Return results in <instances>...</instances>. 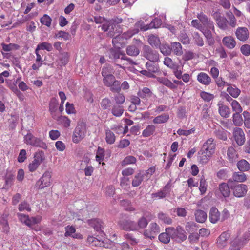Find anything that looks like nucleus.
<instances>
[{
  "label": "nucleus",
  "mask_w": 250,
  "mask_h": 250,
  "mask_svg": "<svg viewBox=\"0 0 250 250\" xmlns=\"http://www.w3.org/2000/svg\"><path fill=\"white\" fill-rule=\"evenodd\" d=\"M119 224L120 227L124 230L129 231L137 230L136 223L132 221L125 220L120 221Z\"/></svg>",
  "instance_id": "obj_20"
},
{
  "label": "nucleus",
  "mask_w": 250,
  "mask_h": 250,
  "mask_svg": "<svg viewBox=\"0 0 250 250\" xmlns=\"http://www.w3.org/2000/svg\"><path fill=\"white\" fill-rule=\"evenodd\" d=\"M230 234L229 232H223L217 239L216 242L217 247L220 248L225 247L228 243V240Z\"/></svg>",
  "instance_id": "obj_19"
},
{
  "label": "nucleus",
  "mask_w": 250,
  "mask_h": 250,
  "mask_svg": "<svg viewBox=\"0 0 250 250\" xmlns=\"http://www.w3.org/2000/svg\"><path fill=\"white\" fill-rule=\"evenodd\" d=\"M58 121L64 127L67 128L70 126L71 120L66 116H61L59 117Z\"/></svg>",
  "instance_id": "obj_47"
},
{
  "label": "nucleus",
  "mask_w": 250,
  "mask_h": 250,
  "mask_svg": "<svg viewBox=\"0 0 250 250\" xmlns=\"http://www.w3.org/2000/svg\"><path fill=\"white\" fill-rule=\"evenodd\" d=\"M143 179V175L140 173H137L134 177L132 181V185L133 187H138L139 186L141 182H142Z\"/></svg>",
  "instance_id": "obj_48"
},
{
  "label": "nucleus",
  "mask_w": 250,
  "mask_h": 250,
  "mask_svg": "<svg viewBox=\"0 0 250 250\" xmlns=\"http://www.w3.org/2000/svg\"><path fill=\"white\" fill-rule=\"evenodd\" d=\"M104 150L101 147H98L96 155V160L99 164H101V162L104 160Z\"/></svg>",
  "instance_id": "obj_51"
},
{
  "label": "nucleus",
  "mask_w": 250,
  "mask_h": 250,
  "mask_svg": "<svg viewBox=\"0 0 250 250\" xmlns=\"http://www.w3.org/2000/svg\"><path fill=\"white\" fill-rule=\"evenodd\" d=\"M195 216L196 221L199 223H204L207 218V213L202 210H196Z\"/></svg>",
  "instance_id": "obj_34"
},
{
  "label": "nucleus",
  "mask_w": 250,
  "mask_h": 250,
  "mask_svg": "<svg viewBox=\"0 0 250 250\" xmlns=\"http://www.w3.org/2000/svg\"><path fill=\"white\" fill-rule=\"evenodd\" d=\"M175 76L178 79H181L182 74V67L175 63L171 68Z\"/></svg>",
  "instance_id": "obj_44"
},
{
  "label": "nucleus",
  "mask_w": 250,
  "mask_h": 250,
  "mask_svg": "<svg viewBox=\"0 0 250 250\" xmlns=\"http://www.w3.org/2000/svg\"><path fill=\"white\" fill-rule=\"evenodd\" d=\"M227 91L234 98H237L241 93V90L239 88L235 85L232 86L230 84H229Z\"/></svg>",
  "instance_id": "obj_30"
},
{
  "label": "nucleus",
  "mask_w": 250,
  "mask_h": 250,
  "mask_svg": "<svg viewBox=\"0 0 250 250\" xmlns=\"http://www.w3.org/2000/svg\"><path fill=\"white\" fill-rule=\"evenodd\" d=\"M137 95L140 98L145 100H153L156 98V96L147 87H144L139 89L137 92Z\"/></svg>",
  "instance_id": "obj_15"
},
{
  "label": "nucleus",
  "mask_w": 250,
  "mask_h": 250,
  "mask_svg": "<svg viewBox=\"0 0 250 250\" xmlns=\"http://www.w3.org/2000/svg\"><path fill=\"white\" fill-rule=\"evenodd\" d=\"M153 62H147L146 63V67L150 72L156 73L158 71L159 67L157 64L153 63Z\"/></svg>",
  "instance_id": "obj_53"
},
{
  "label": "nucleus",
  "mask_w": 250,
  "mask_h": 250,
  "mask_svg": "<svg viewBox=\"0 0 250 250\" xmlns=\"http://www.w3.org/2000/svg\"><path fill=\"white\" fill-rule=\"evenodd\" d=\"M51 183V173L49 171H46L36 182V187L39 189H42L50 187Z\"/></svg>",
  "instance_id": "obj_7"
},
{
  "label": "nucleus",
  "mask_w": 250,
  "mask_h": 250,
  "mask_svg": "<svg viewBox=\"0 0 250 250\" xmlns=\"http://www.w3.org/2000/svg\"><path fill=\"white\" fill-rule=\"evenodd\" d=\"M250 239V232L247 231L244 233L242 239L238 242V240L236 239L234 242V244H236L238 246L243 245L244 244L247 243Z\"/></svg>",
  "instance_id": "obj_43"
},
{
  "label": "nucleus",
  "mask_w": 250,
  "mask_h": 250,
  "mask_svg": "<svg viewBox=\"0 0 250 250\" xmlns=\"http://www.w3.org/2000/svg\"><path fill=\"white\" fill-rule=\"evenodd\" d=\"M243 115L244 118V121L243 123L244 124L245 126L248 128H250V113L245 111L243 113Z\"/></svg>",
  "instance_id": "obj_62"
},
{
  "label": "nucleus",
  "mask_w": 250,
  "mask_h": 250,
  "mask_svg": "<svg viewBox=\"0 0 250 250\" xmlns=\"http://www.w3.org/2000/svg\"><path fill=\"white\" fill-rule=\"evenodd\" d=\"M40 21L42 24L45 25L49 27L51 26L52 19L48 15L44 14L41 18Z\"/></svg>",
  "instance_id": "obj_60"
},
{
  "label": "nucleus",
  "mask_w": 250,
  "mask_h": 250,
  "mask_svg": "<svg viewBox=\"0 0 250 250\" xmlns=\"http://www.w3.org/2000/svg\"><path fill=\"white\" fill-rule=\"evenodd\" d=\"M139 43L141 44V42H139L138 45H131L127 47L126 49V52L127 55L131 56H137L140 53V50L139 48Z\"/></svg>",
  "instance_id": "obj_24"
},
{
  "label": "nucleus",
  "mask_w": 250,
  "mask_h": 250,
  "mask_svg": "<svg viewBox=\"0 0 250 250\" xmlns=\"http://www.w3.org/2000/svg\"><path fill=\"white\" fill-rule=\"evenodd\" d=\"M219 112L220 115L223 117L227 118L230 115V110L226 105H224L222 103H218Z\"/></svg>",
  "instance_id": "obj_29"
},
{
  "label": "nucleus",
  "mask_w": 250,
  "mask_h": 250,
  "mask_svg": "<svg viewBox=\"0 0 250 250\" xmlns=\"http://www.w3.org/2000/svg\"><path fill=\"white\" fill-rule=\"evenodd\" d=\"M147 225L148 221L144 217H142L138 221L137 225H136L137 230L139 229H144Z\"/></svg>",
  "instance_id": "obj_61"
},
{
  "label": "nucleus",
  "mask_w": 250,
  "mask_h": 250,
  "mask_svg": "<svg viewBox=\"0 0 250 250\" xmlns=\"http://www.w3.org/2000/svg\"><path fill=\"white\" fill-rule=\"evenodd\" d=\"M124 107L123 105L114 104L111 109V112L113 115L116 117H120L124 112Z\"/></svg>",
  "instance_id": "obj_37"
},
{
  "label": "nucleus",
  "mask_w": 250,
  "mask_h": 250,
  "mask_svg": "<svg viewBox=\"0 0 250 250\" xmlns=\"http://www.w3.org/2000/svg\"><path fill=\"white\" fill-rule=\"evenodd\" d=\"M235 34L237 39L241 42H245L249 38L248 29L245 27H239L236 29Z\"/></svg>",
  "instance_id": "obj_12"
},
{
  "label": "nucleus",
  "mask_w": 250,
  "mask_h": 250,
  "mask_svg": "<svg viewBox=\"0 0 250 250\" xmlns=\"http://www.w3.org/2000/svg\"><path fill=\"white\" fill-rule=\"evenodd\" d=\"M197 80L199 83L205 85H208L211 82V78L204 72L199 73L197 75Z\"/></svg>",
  "instance_id": "obj_21"
},
{
  "label": "nucleus",
  "mask_w": 250,
  "mask_h": 250,
  "mask_svg": "<svg viewBox=\"0 0 250 250\" xmlns=\"http://www.w3.org/2000/svg\"><path fill=\"white\" fill-rule=\"evenodd\" d=\"M114 99L116 103L115 104L122 105L125 101V98L123 94L118 93L114 96Z\"/></svg>",
  "instance_id": "obj_55"
},
{
  "label": "nucleus",
  "mask_w": 250,
  "mask_h": 250,
  "mask_svg": "<svg viewBox=\"0 0 250 250\" xmlns=\"http://www.w3.org/2000/svg\"><path fill=\"white\" fill-rule=\"evenodd\" d=\"M237 166L241 171H247L250 169V164L244 159L239 161L237 162Z\"/></svg>",
  "instance_id": "obj_31"
},
{
  "label": "nucleus",
  "mask_w": 250,
  "mask_h": 250,
  "mask_svg": "<svg viewBox=\"0 0 250 250\" xmlns=\"http://www.w3.org/2000/svg\"><path fill=\"white\" fill-rule=\"evenodd\" d=\"M166 231L170 232L171 238L178 242H183L187 238L185 231L180 226L177 227L176 229L174 228H166Z\"/></svg>",
  "instance_id": "obj_3"
},
{
  "label": "nucleus",
  "mask_w": 250,
  "mask_h": 250,
  "mask_svg": "<svg viewBox=\"0 0 250 250\" xmlns=\"http://www.w3.org/2000/svg\"><path fill=\"white\" fill-rule=\"evenodd\" d=\"M159 47L160 48V52L164 56H168L171 54V49L169 45L167 44H162L161 45H160Z\"/></svg>",
  "instance_id": "obj_50"
},
{
  "label": "nucleus",
  "mask_w": 250,
  "mask_h": 250,
  "mask_svg": "<svg viewBox=\"0 0 250 250\" xmlns=\"http://www.w3.org/2000/svg\"><path fill=\"white\" fill-rule=\"evenodd\" d=\"M89 225L92 227L96 231L101 229L103 226L102 222L98 219H93L88 220Z\"/></svg>",
  "instance_id": "obj_35"
},
{
  "label": "nucleus",
  "mask_w": 250,
  "mask_h": 250,
  "mask_svg": "<svg viewBox=\"0 0 250 250\" xmlns=\"http://www.w3.org/2000/svg\"><path fill=\"white\" fill-rule=\"evenodd\" d=\"M111 105V101L107 98L103 99L101 102V106L103 109L110 110Z\"/></svg>",
  "instance_id": "obj_57"
},
{
  "label": "nucleus",
  "mask_w": 250,
  "mask_h": 250,
  "mask_svg": "<svg viewBox=\"0 0 250 250\" xmlns=\"http://www.w3.org/2000/svg\"><path fill=\"white\" fill-rule=\"evenodd\" d=\"M36 49L39 50H46L47 51H51L53 49V47L51 43L47 42H43L39 44Z\"/></svg>",
  "instance_id": "obj_49"
},
{
  "label": "nucleus",
  "mask_w": 250,
  "mask_h": 250,
  "mask_svg": "<svg viewBox=\"0 0 250 250\" xmlns=\"http://www.w3.org/2000/svg\"><path fill=\"white\" fill-rule=\"evenodd\" d=\"M213 18L215 20L218 26L221 29L226 30L228 28L227 19L220 15L219 12H215L213 15Z\"/></svg>",
  "instance_id": "obj_16"
},
{
  "label": "nucleus",
  "mask_w": 250,
  "mask_h": 250,
  "mask_svg": "<svg viewBox=\"0 0 250 250\" xmlns=\"http://www.w3.org/2000/svg\"><path fill=\"white\" fill-rule=\"evenodd\" d=\"M86 132V125L83 122L78 123L73 133V142L76 144L79 143L84 137Z\"/></svg>",
  "instance_id": "obj_5"
},
{
  "label": "nucleus",
  "mask_w": 250,
  "mask_h": 250,
  "mask_svg": "<svg viewBox=\"0 0 250 250\" xmlns=\"http://www.w3.org/2000/svg\"><path fill=\"white\" fill-rule=\"evenodd\" d=\"M162 21L161 19L159 18L154 19L150 23L149 25H147V27L142 28V29L144 31H146L150 28H159L162 25Z\"/></svg>",
  "instance_id": "obj_36"
},
{
  "label": "nucleus",
  "mask_w": 250,
  "mask_h": 250,
  "mask_svg": "<svg viewBox=\"0 0 250 250\" xmlns=\"http://www.w3.org/2000/svg\"><path fill=\"white\" fill-rule=\"evenodd\" d=\"M42 217L40 216H37L35 217H29L27 226L33 229V226L40 223L42 220Z\"/></svg>",
  "instance_id": "obj_45"
},
{
  "label": "nucleus",
  "mask_w": 250,
  "mask_h": 250,
  "mask_svg": "<svg viewBox=\"0 0 250 250\" xmlns=\"http://www.w3.org/2000/svg\"><path fill=\"white\" fill-rule=\"evenodd\" d=\"M65 236H71L74 238L77 239H82V236L80 234H75V229L72 227L67 226L65 228Z\"/></svg>",
  "instance_id": "obj_25"
},
{
  "label": "nucleus",
  "mask_w": 250,
  "mask_h": 250,
  "mask_svg": "<svg viewBox=\"0 0 250 250\" xmlns=\"http://www.w3.org/2000/svg\"><path fill=\"white\" fill-rule=\"evenodd\" d=\"M44 159V154L42 152H38L35 154L33 160L29 163L28 169L30 172L35 171Z\"/></svg>",
  "instance_id": "obj_9"
},
{
  "label": "nucleus",
  "mask_w": 250,
  "mask_h": 250,
  "mask_svg": "<svg viewBox=\"0 0 250 250\" xmlns=\"http://www.w3.org/2000/svg\"><path fill=\"white\" fill-rule=\"evenodd\" d=\"M220 218V214L216 208H212L210 209L209 219L212 223H216Z\"/></svg>",
  "instance_id": "obj_23"
},
{
  "label": "nucleus",
  "mask_w": 250,
  "mask_h": 250,
  "mask_svg": "<svg viewBox=\"0 0 250 250\" xmlns=\"http://www.w3.org/2000/svg\"><path fill=\"white\" fill-rule=\"evenodd\" d=\"M150 231L146 230L144 235L150 239L154 238L155 235L160 232V227L156 223H151L149 226Z\"/></svg>",
  "instance_id": "obj_14"
},
{
  "label": "nucleus",
  "mask_w": 250,
  "mask_h": 250,
  "mask_svg": "<svg viewBox=\"0 0 250 250\" xmlns=\"http://www.w3.org/2000/svg\"><path fill=\"white\" fill-rule=\"evenodd\" d=\"M148 43L152 46L158 47L161 44L159 38L156 35H151L148 38Z\"/></svg>",
  "instance_id": "obj_39"
},
{
  "label": "nucleus",
  "mask_w": 250,
  "mask_h": 250,
  "mask_svg": "<svg viewBox=\"0 0 250 250\" xmlns=\"http://www.w3.org/2000/svg\"><path fill=\"white\" fill-rule=\"evenodd\" d=\"M193 39L196 44L199 46L204 45V41L203 38L200 36L198 32H194L193 34Z\"/></svg>",
  "instance_id": "obj_58"
},
{
  "label": "nucleus",
  "mask_w": 250,
  "mask_h": 250,
  "mask_svg": "<svg viewBox=\"0 0 250 250\" xmlns=\"http://www.w3.org/2000/svg\"><path fill=\"white\" fill-rule=\"evenodd\" d=\"M223 45L229 49H233L236 45V42L234 37L227 36L222 39Z\"/></svg>",
  "instance_id": "obj_18"
},
{
  "label": "nucleus",
  "mask_w": 250,
  "mask_h": 250,
  "mask_svg": "<svg viewBox=\"0 0 250 250\" xmlns=\"http://www.w3.org/2000/svg\"><path fill=\"white\" fill-rule=\"evenodd\" d=\"M201 31L208 40L212 39V32H214V26L212 23V28H209L208 25L203 26Z\"/></svg>",
  "instance_id": "obj_26"
},
{
  "label": "nucleus",
  "mask_w": 250,
  "mask_h": 250,
  "mask_svg": "<svg viewBox=\"0 0 250 250\" xmlns=\"http://www.w3.org/2000/svg\"><path fill=\"white\" fill-rule=\"evenodd\" d=\"M136 162V158L132 156H127L124 158L122 162L123 166L135 164Z\"/></svg>",
  "instance_id": "obj_59"
},
{
  "label": "nucleus",
  "mask_w": 250,
  "mask_h": 250,
  "mask_svg": "<svg viewBox=\"0 0 250 250\" xmlns=\"http://www.w3.org/2000/svg\"><path fill=\"white\" fill-rule=\"evenodd\" d=\"M105 140L108 144H113L115 141V134L108 128L105 130Z\"/></svg>",
  "instance_id": "obj_40"
},
{
  "label": "nucleus",
  "mask_w": 250,
  "mask_h": 250,
  "mask_svg": "<svg viewBox=\"0 0 250 250\" xmlns=\"http://www.w3.org/2000/svg\"><path fill=\"white\" fill-rule=\"evenodd\" d=\"M229 19V23L232 27H235L237 26V21L232 12H228L226 14Z\"/></svg>",
  "instance_id": "obj_52"
},
{
  "label": "nucleus",
  "mask_w": 250,
  "mask_h": 250,
  "mask_svg": "<svg viewBox=\"0 0 250 250\" xmlns=\"http://www.w3.org/2000/svg\"><path fill=\"white\" fill-rule=\"evenodd\" d=\"M215 145L212 138L208 139L203 144L201 152L202 155L200 157V161L202 164L207 163L209 158L214 153Z\"/></svg>",
  "instance_id": "obj_1"
},
{
  "label": "nucleus",
  "mask_w": 250,
  "mask_h": 250,
  "mask_svg": "<svg viewBox=\"0 0 250 250\" xmlns=\"http://www.w3.org/2000/svg\"><path fill=\"white\" fill-rule=\"evenodd\" d=\"M200 96L206 102H209L214 97L213 94L205 91L201 92Z\"/></svg>",
  "instance_id": "obj_64"
},
{
  "label": "nucleus",
  "mask_w": 250,
  "mask_h": 250,
  "mask_svg": "<svg viewBox=\"0 0 250 250\" xmlns=\"http://www.w3.org/2000/svg\"><path fill=\"white\" fill-rule=\"evenodd\" d=\"M121 59L125 62L122 63V65L118 64V66H119L120 68H122L124 69L127 68L128 70H130L131 71H133L130 65L132 66L133 65H136L137 63L135 62H134L130 58H127L125 54L122 55V56L121 57Z\"/></svg>",
  "instance_id": "obj_17"
},
{
  "label": "nucleus",
  "mask_w": 250,
  "mask_h": 250,
  "mask_svg": "<svg viewBox=\"0 0 250 250\" xmlns=\"http://www.w3.org/2000/svg\"><path fill=\"white\" fill-rule=\"evenodd\" d=\"M233 122L236 126H239L242 125L243 120L239 113H235L233 115Z\"/></svg>",
  "instance_id": "obj_54"
},
{
  "label": "nucleus",
  "mask_w": 250,
  "mask_h": 250,
  "mask_svg": "<svg viewBox=\"0 0 250 250\" xmlns=\"http://www.w3.org/2000/svg\"><path fill=\"white\" fill-rule=\"evenodd\" d=\"M197 17L201 22L203 26L208 25L209 28H212V23L213 22L208 19L206 15L201 12L197 14Z\"/></svg>",
  "instance_id": "obj_22"
},
{
  "label": "nucleus",
  "mask_w": 250,
  "mask_h": 250,
  "mask_svg": "<svg viewBox=\"0 0 250 250\" xmlns=\"http://www.w3.org/2000/svg\"><path fill=\"white\" fill-rule=\"evenodd\" d=\"M158 217V218L164 223L170 224L172 223L171 219L168 215L162 212L159 213Z\"/></svg>",
  "instance_id": "obj_63"
},
{
  "label": "nucleus",
  "mask_w": 250,
  "mask_h": 250,
  "mask_svg": "<svg viewBox=\"0 0 250 250\" xmlns=\"http://www.w3.org/2000/svg\"><path fill=\"white\" fill-rule=\"evenodd\" d=\"M139 31V30L136 29L133 30H129L126 32H124L122 34H117L116 35V33L114 31H109L108 32V35L110 37H113L112 39V43L115 46V47L117 48H120V45H118V40L122 38H124L125 40H127L131 38L133 35L137 33Z\"/></svg>",
  "instance_id": "obj_2"
},
{
  "label": "nucleus",
  "mask_w": 250,
  "mask_h": 250,
  "mask_svg": "<svg viewBox=\"0 0 250 250\" xmlns=\"http://www.w3.org/2000/svg\"><path fill=\"white\" fill-rule=\"evenodd\" d=\"M171 237V233L167 232L165 233H162L159 235V239L162 243L167 244L170 242Z\"/></svg>",
  "instance_id": "obj_46"
},
{
  "label": "nucleus",
  "mask_w": 250,
  "mask_h": 250,
  "mask_svg": "<svg viewBox=\"0 0 250 250\" xmlns=\"http://www.w3.org/2000/svg\"><path fill=\"white\" fill-rule=\"evenodd\" d=\"M104 84L110 88V90L115 92H119L120 91V82L115 79L113 75H109L103 77Z\"/></svg>",
  "instance_id": "obj_6"
},
{
  "label": "nucleus",
  "mask_w": 250,
  "mask_h": 250,
  "mask_svg": "<svg viewBox=\"0 0 250 250\" xmlns=\"http://www.w3.org/2000/svg\"><path fill=\"white\" fill-rule=\"evenodd\" d=\"M24 142L27 145L39 147L43 149L47 148L46 144L40 138L35 137L31 133H28L23 137Z\"/></svg>",
  "instance_id": "obj_4"
},
{
  "label": "nucleus",
  "mask_w": 250,
  "mask_h": 250,
  "mask_svg": "<svg viewBox=\"0 0 250 250\" xmlns=\"http://www.w3.org/2000/svg\"><path fill=\"white\" fill-rule=\"evenodd\" d=\"M39 50L36 49L35 50V54L36 55V63H34L32 68L33 70H38L39 68L42 65V59L41 55L39 54Z\"/></svg>",
  "instance_id": "obj_32"
},
{
  "label": "nucleus",
  "mask_w": 250,
  "mask_h": 250,
  "mask_svg": "<svg viewBox=\"0 0 250 250\" xmlns=\"http://www.w3.org/2000/svg\"><path fill=\"white\" fill-rule=\"evenodd\" d=\"M219 189L220 192L224 197H227L229 196L230 190L228 184L226 183H221L219 186Z\"/></svg>",
  "instance_id": "obj_28"
},
{
  "label": "nucleus",
  "mask_w": 250,
  "mask_h": 250,
  "mask_svg": "<svg viewBox=\"0 0 250 250\" xmlns=\"http://www.w3.org/2000/svg\"><path fill=\"white\" fill-rule=\"evenodd\" d=\"M122 54H121L120 51L119 50H116L114 49H111L109 50V57L111 59H121V56H122Z\"/></svg>",
  "instance_id": "obj_56"
},
{
  "label": "nucleus",
  "mask_w": 250,
  "mask_h": 250,
  "mask_svg": "<svg viewBox=\"0 0 250 250\" xmlns=\"http://www.w3.org/2000/svg\"><path fill=\"white\" fill-rule=\"evenodd\" d=\"M143 55L151 62H155L159 60V54L158 52L152 50L148 45H144L143 46Z\"/></svg>",
  "instance_id": "obj_8"
},
{
  "label": "nucleus",
  "mask_w": 250,
  "mask_h": 250,
  "mask_svg": "<svg viewBox=\"0 0 250 250\" xmlns=\"http://www.w3.org/2000/svg\"><path fill=\"white\" fill-rule=\"evenodd\" d=\"M156 130V127L153 125H149L143 131L142 136L144 137H147L152 135Z\"/></svg>",
  "instance_id": "obj_38"
},
{
  "label": "nucleus",
  "mask_w": 250,
  "mask_h": 250,
  "mask_svg": "<svg viewBox=\"0 0 250 250\" xmlns=\"http://www.w3.org/2000/svg\"><path fill=\"white\" fill-rule=\"evenodd\" d=\"M227 159L230 163L236 161L238 155L235 149L233 147H229L227 150Z\"/></svg>",
  "instance_id": "obj_27"
},
{
  "label": "nucleus",
  "mask_w": 250,
  "mask_h": 250,
  "mask_svg": "<svg viewBox=\"0 0 250 250\" xmlns=\"http://www.w3.org/2000/svg\"><path fill=\"white\" fill-rule=\"evenodd\" d=\"M169 117L167 114H163L154 118L153 122L154 124H163L167 122Z\"/></svg>",
  "instance_id": "obj_41"
},
{
  "label": "nucleus",
  "mask_w": 250,
  "mask_h": 250,
  "mask_svg": "<svg viewBox=\"0 0 250 250\" xmlns=\"http://www.w3.org/2000/svg\"><path fill=\"white\" fill-rule=\"evenodd\" d=\"M232 178L235 182H244L247 180V176L242 172H235L233 174Z\"/></svg>",
  "instance_id": "obj_42"
},
{
  "label": "nucleus",
  "mask_w": 250,
  "mask_h": 250,
  "mask_svg": "<svg viewBox=\"0 0 250 250\" xmlns=\"http://www.w3.org/2000/svg\"><path fill=\"white\" fill-rule=\"evenodd\" d=\"M171 51L177 56H181L183 54L182 48L181 44L178 42H174L171 44Z\"/></svg>",
  "instance_id": "obj_33"
},
{
  "label": "nucleus",
  "mask_w": 250,
  "mask_h": 250,
  "mask_svg": "<svg viewBox=\"0 0 250 250\" xmlns=\"http://www.w3.org/2000/svg\"><path fill=\"white\" fill-rule=\"evenodd\" d=\"M233 136L234 139L239 146H242L245 142V136L242 129L235 128L233 130Z\"/></svg>",
  "instance_id": "obj_13"
},
{
  "label": "nucleus",
  "mask_w": 250,
  "mask_h": 250,
  "mask_svg": "<svg viewBox=\"0 0 250 250\" xmlns=\"http://www.w3.org/2000/svg\"><path fill=\"white\" fill-rule=\"evenodd\" d=\"M94 21L97 24L102 23V29L104 31L110 30V27L113 28V21L107 20L104 17L101 16H95L94 18Z\"/></svg>",
  "instance_id": "obj_11"
},
{
  "label": "nucleus",
  "mask_w": 250,
  "mask_h": 250,
  "mask_svg": "<svg viewBox=\"0 0 250 250\" xmlns=\"http://www.w3.org/2000/svg\"><path fill=\"white\" fill-rule=\"evenodd\" d=\"M233 195L237 198H242L246 196L248 188L244 184H237L232 188Z\"/></svg>",
  "instance_id": "obj_10"
}]
</instances>
